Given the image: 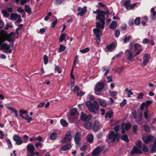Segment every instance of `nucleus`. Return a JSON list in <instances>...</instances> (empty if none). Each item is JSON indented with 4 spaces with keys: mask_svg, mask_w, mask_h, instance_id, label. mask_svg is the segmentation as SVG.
<instances>
[{
    "mask_svg": "<svg viewBox=\"0 0 156 156\" xmlns=\"http://www.w3.org/2000/svg\"><path fill=\"white\" fill-rule=\"evenodd\" d=\"M93 13L97 14L96 16L95 22L96 28L93 29V31L95 35L97 43L99 44L101 42L100 36L102 34L101 29H103L105 25V15L108 17L110 14L108 10L106 11L97 9L95 11H93Z\"/></svg>",
    "mask_w": 156,
    "mask_h": 156,
    "instance_id": "f257e3e1",
    "label": "nucleus"
},
{
    "mask_svg": "<svg viewBox=\"0 0 156 156\" xmlns=\"http://www.w3.org/2000/svg\"><path fill=\"white\" fill-rule=\"evenodd\" d=\"M86 105L90 112L95 114L98 113L99 105L96 101H94L93 103L90 101H87L86 103Z\"/></svg>",
    "mask_w": 156,
    "mask_h": 156,
    "instance_id": "f03ea898",
    "label": "nucleus"
},
{
    "mask_svg": "<svg viewBox=\"0 0 156 156\" xmlns=\"http://www.w3.org/2000/svg\"><path fill=\"white\" fill-rule=\"evenodd\" d=\"M119 136L118 133H115L112 131L108 134V138L109 140H112V142L113 143L115 142Z\"/></svg>",
    "mask_w": 156,
    "mask_h": 156,
    "instance_id": "7ed1b4c3",
    "label": "nucleus"
},
{
    "mask_svg": "<svg viewBox=\"0 0 156 156\" xmlns=\"http://www.w3.org/2000/svg\"><path fill=\"white\" fill-rule=\"evenodd\" d=\"M10 48V46L9 45L6 43H4L0 46V50H5L4 52L5 53H11L12 52V50Z\"/></svg>",
    "mask_w": 156,
    "mask_h": 156,
    "instance_id": "20e7f679",
    "label": "nucleus"
},
{
    "mask_svg": "<svg viewBox=\"0 0 156 156\" xmlns=\"http://www.w3.org/2000/svg\"><path fill=\"white\" fill-rule=\"evenodd\" d=\"M92 118V116L91 115H87L83 112H81L80 119L83 121L87 122L90 120Z\"/></svg>",
    "mask_w": 156,
    "mask_h": 156,
    "instance_id": "39448f33",
    "label": "nucleus"
},
{
    "mask_svg": "<svg viewBox=\"0 0 156 156\" xmlns=\"http://www.w3.org/2000/svg\"><path fill=\"white\" fill-rule=\"evenodd\" d=\"M105 87L104 84L102 82H98L94 88L95 91L100 92Z\"/></svg>",
    "mask_w": 156,
    "mask_h": 156,
    "instance_id": "423d86ee",
    "label": "nucleus"
},
{
    "mask_svg": "<svg viewBox=\"0 0 156 156\" xmlns=\"http://www.w3.org/2000/svg\"><path fill=\"white\" fill-rule=\"evenodd\" d=\"M154 139V137L152 135H149L147 136H142L143 141L146 144H147L148 143L152 141Z\"/></svg>",
    "mask_w": 156,
    "mask_h": 156,
    "instance_id": "0eeeda50",
    "label": "nucleus"
},
{
    "mask_svg": "<svg viewBox=\"0 0 156 156\" xmlns=\"http://www.w3.org/2000/svg\"><path fill=\"white\" fill-rule=\"evenodd\" d=\"M134 48L135 50L137 51L135 54V56L138 55L143 51L141 45L138 43H135L134 44Z\"/></svg>",
    "mask_w": 156,
    "mask_h": 156,
    "instance_id": "6e6552de",
    "label": "nucleus"
},
{
    "mask_svg": "<svg viewBox=\"0 0 156 156\" xmlns=\"http://www.w3.org/2000/svg\"><path fill=\"white\" fill-rule=\"evenodd\" d=\"M70 114L69 119H72L73 121H74L75 119V117H73L77 113V109L76 108H73L70 110Z\"/></svg>",
    "mask_w": 156,
    "mask_h": 156,
    "instance_id": "1a4fd4ad",
    "label": "nucleus"
},
{
    "mask_svg": "<svg viewBox=\"0 0 156 156\" xmlns=\"http://www.w3.org/2000/svg\"><path fill=\"white\" fill-rule=\"evenodd\" d=\"M13 140L16 142V144L18 145L21 144L23 143L20 137L17 135H15L14 136Z\"/></svg>",
    "mask_w": 156,
    "mask_h": 156,
    "instance_id": "9d476101",
    "label": "nucleus"
},
{
    "mask_svg": "<svg viewBox=\"0 0 156 156\" xmlns=\"http://www.w3.org/2000/svg\"><path fill=\"white\" fill-rule=\"evenodd\" d=\"M142 153V151L141 150L138 148L136 146H134L132 149L130 154L132 155H133L136 154H141Z\"/></svg>",
    "mask_w": 156,
    "mask_h": 156,
    "instance_id": "9b49d317",
    "label": "nucleus"
},
{
    "mask_svg": "<svg viewBox=\"0 0 156 156\" xmlns=\"http://www.w3.org/2000/svg\"><path fill=\"white\" fill-rule=\"evenodd\" d=\"M100 128V124L97 121H95L93 124L92 130L94 132H97L99 131Z\"/></svg>",
    "mask_w": 156,
    "mask_h": 156,
    "instance_id": "f8f14e48",
    "label": "nucleus"
},
{
    "mask_svg": "<svg viewBox=\"0 0 156 156\" xmlns=\"http://www.w3.org/2000/svg\"><path fill=\"white\" fill-rule=\"evenodd\" d=\"M78 12V14L81 16L84 15L87 12V7L84 6L83 8L78 7L77 10Z\"/></svg>",
    "mask_w": 156,
    "mask_h": 156,
    "instance_id": "ddd939ff",
    "label": "nucleus"
},
{
    "mask_svg": "<svg viewBox=\"0 0 156 156\" xmlns=\"http://www.w3.org/2000/svg\"><path fill=\"white\" fill-rule=\"evenodd\" d=\"M14 36V35L13 33H10L6 36V40L10 42H13L15 41L13 37Z\"/></svg>",
    "mask_w": 156,
    "mask_h": 156,
    "instance_id": "4468645a",
    "label": "nucleus"
},
{
    "mask_svg": "<svg viewBox=\"0 0 156 156\" xmlns=\"http://www.w3.org/2000/svg\"><path fill=\"white\" fill-rule=\"evenodd\" d=\"M81 134L79 132H77L75 134V136L74 137V141L76 144L78 145L81 140Z\"/></svg>",
    "mask_w": 156,
    "mask_h": 156,
    "instance_id": "2eb2a0df",
    "label": "nucleus"
},
{
    "mask_svg": "<svg viewBox=\"0 0 156 156\" xmlns=\"http://www.w3.org/2000/svg\"><path fill=\"white\" fill-rule=\"evenodd\" d=\"M149 57L150 55L146 53L144 55L143 58V65L144 66H146L147 63L148 62L149 59Z\"/></svg>",
    "mask_w": 156,
    "mask_h": 156,
    "instance_id": "dca6fc26",
    "label": "nucleus"
},
{
    "mask_svg": "<svg viewBox=\"0 0 156 156\" xmlns=\"http://www.w3.org/2000/svg\"><path fill=\"white\" fill-rule=\"evenodd\" d=\"M84 127L89 130H92L93 124L91 122H87L85 124Z\"/></svg>",
    "mask_w": 156,
    "mask_h": 156,
    "instance_id": "f3484780",
    "label": "nucleus"
},
{
    "mask_svg": "<svg viewBox=\"0 0 156 156\" xmlns=\"http://www.w3.org/2000/svg\"><path fill=\"white\" fill-rule=\"evenodd\" d=\"M101 152V149L99 147H96L91 153L92 156H97Z\"/></svg>",
    "mask_w": 156,
    "mask_h": 156,
    "instance_id": "a211bd4d",
    "label": "nucleus"
},
{
    "mask_svg": "<svg viewBox=\"0 0 156 156\" xmlns=\"http://www.w3.org/2000/svg\"><path fill=\"white\" fill-rule=\"evenodd\" d=\"M87 141L90 144L93 143L94 140V136L93 134L88 135L86 136Z\"/></svg>",
    "mask_w": 156,
    "mask_h": 156,
    "instance_id": "6ab92c4d",
    "label": "nucleus"
},
{
    "mask_svg": "<svg viewBox=\"0 0 156 156\" xmlns=\"http://www.w3.org/2000/svg\"><path fill=\"white\" fill-rule=\"evenodd\" d=\"M115 47V44L114 42L111 43L110 44L107 45L106 48L109 51H112Z\"/></svg>",
    "mask_w": 156,
    "mask_h": 156,
    "instance_id": "aec40b11",
    "label": "nucleus"
},
{
    "mask_svg": "<svg viewBox=\"0 0 156 156\" xmlns=\"http://www.w3.org/2000/svg\"><path fill=\"white\" fill-rule=\"evenodd\" d=\"M126 52L128 54L127 55V59L129 61H131L133 57V53L129 50H126Z\"/></svg>",
    "mask_w": 156,
    "mask_h": 156,
    "instance_id": "412c9836",
    "label": "nucleus"
},
{
    "mask_svg": "<svg viewBox=\"0 0 156 156\" xmlns=\"http://www.w3.org/2000/svg\"><path fill=\"white\" fill-rule=\"evenodd\" d=\"M27 150L29 152H34L35 147L32 144H30L27 146Z\"/></svg>",
    "mask_w": 156,
    "mask_h": 156,
    "instance_id": "4be33fe9",
    "label": "nucleus"
},
{
    "mask_svg": "<svg viewBox=\"0 0 156 156\" xmlns=\"http://www.w3.org/2000/svg\"><path fill=\"white\" fill-rule=\"evenodd\" d=\"M7 108L11 111V113H14L15 116L17 118L18 116V113L17 111L15 108L10 107H7Z\"/></svg>",
    "mask_w": 156,
    "mask_h": 156,
    "instance_id": "5701e85b",
    "label": "nucleus"
},
{
    "mask_svg": "<svg viewBox=\"0 0 156 156\" xmlns=\"http://www.w3.org/2000/svg\"><path fill=\"white\" fill-rule=\"evenodd\" d=\"M71 147V146L70 144H67L62 147L61 148L62 151H65L70 149Z\"/></svg>",
    "mask_w": 156,
    "mask_h": 156,
    "instance_id": "b1692460",
    "label": "nucleus"
},
{
    "mask_svg": "<svg viewBox=\"0 0 156 156\" xmlns=\"http://www.w3.org/2000/svg\"><path fill=\"white\" fill-rule=\"evenodd\" d=\"M130 4V1L128 0L124 2L123 3L124 6L127 9H129Z\"/></svg>",
    "mask_w": 156,
    "mask_h": 156,
    "instance_id": "393cba45",
    "label": "nucleus"
},
{
    "mask_svg": "<svg viewBox=\"0 0 156 156\" xmlns=\"http://www.w3.org/2000/svg\"><path fill=\"white\" fill-rule=\"evenodd\" d=\"M100 105L103 107H105L106 106V104L105 100L101 99L98 101Z\"/></svg>",
    "mask_w": 156,
    "mask_h": 156,
    "instance_id": "a878e982",
    "label": "nucleus"
},
{
    "mask_svg": "<svg viewBox=\"0 0 156 156\" xmlns=\"http://www.w3.org/2000/svg\"><path fill=\"white\" fill-rule=\"evenodd\" d=\"M57 137V134L56 133H51L50 139L51 140H55Z\"/></svg>",
    "mask_w": 156,
    "mask_h": 156,
    "instance_id": "bb28decb",
    "label": "nucleus"
},
{
    "mask_svg": "<svg viewBox=\"0 0 156 156\" xmlns=\"http://www.w3.org/2000/svg\"><path fill=\"white\" fill-rule=\"evenodd\" d=\"M145 132L147 133H150V128L149 126L147 124H145L143 126Z\"/></svg>",
    "mask_w": 156,
    "mask_h": 156,
    "instance_id": "cd10ccee",
    "label": "nucleus"
},
{
    "mask_svg": "<svg viewBox=\"0 0 156 156\" xmlns=\"http://www.w3.org/2000/svg\"><path fill=\"white\" fill-rule=\"evenodd\" d=\"M120 139L126 142H129V140L127 135L126 134H122L120 137Z\"/></svg>",
    "mask_w": 156,
    "mask_h": 156,
    "instance_id": "c85d7f7f",
    "label": "nucleus"
},
{
    "mask_svg": "<svg viewBox=\"0 0 156 156\" xmlns=\"http://www.w3.org/2000/svg\"><path fill=\"white\" fill-rule=\"evenodd\" d=\"M117 26V23L115 21H113L109 26V27L112 29H115Z\"/></svg>",
    "mask_w": 156,
    "mask_h": 156,
    "instance_id": "c756f323",
    "label": "nucleus"
},
{
    "mask_svg": "<svg viewBox=\"0 0 156 156\" xmlns=\"http://www.w3.org/2000/svg\"><path fill=\"white\" fill-rule=\"evenodd\" d=\"M113 112L111 111H108L106 112L105 114V118L106 119L108 117L109 118H111L113 114Z\"/></svg>",
    "mask_w": 156,
    "mask_h": 156,
    "instance_id": "7c9ffc66",
    "label": "nucleus"
},
{
    "mask_svg": "<svg viewBox=\"0 0 156 156\" xmlns=\"http://www.w3.org/2000/svg\"><path fill=\"white\" fill-rule=\"evenodd\" d=\"M18 17V14L17 13H12L10 15V19L13 21H14Z\"/></svg>",
    "mask_w": 156,
    "mask_h": 156,
    "instance_id": "2f4dec72",
    "label": "nucleus"
},
{
    "mask_svg": "<svg viewBox=\"0 0 156 156\" xmlns=\"http://www.w3.org/2000/svg\"><path fill=\"white\" fill-rule=\"evenodd\" d=\"M60 123L62 126L65 127H67L68 125V123L66 121L63 119H62L60 120Z\"/></svg>",
    "mask_w": 156,
    "mask_h": 156,
    "instance_id": "473e14b6",
    "label": "nucleus"
},
{
    "mask_svg": "<svg viewBox=\"0 0 156 156\" xmlns=\"http://www.w3.org/2000/svg\"><path fill=\"white\" fill-rule=\"evenodd\" d=\"M6 142L8 145V147L9 149H12V145L11 140L9 139H7L6 140Z\"/></svg>",
    "mask_w": 156,
    "mask_h": 156,
    "instance_id": "72a5a7b5",
    "label": "nucleus"
},
{
    "mask_svg": "<svg viewBox=\"0 0 156 156\" xmlns=\"http://www.w3.org/2000/svg\"><path fill=\"white\" fill-rule=\"evenodd\" d=\"M66 49V47L62 44H60L58 52H61L64 51Z\"/></svg>",
    "mask_w": 156,
    "mask_h": 156,
    "instance_id": "f704fd0d",
    "label": "nucleus"
},
{
    "mask_svg": "<svg viewBox=\"0 0 156 156\" xmlns=\"http://www.w3.org/2000/svg\"><path fill=\"white\" fill-rule=\"evenodd\" d=\"M66 34L65 33H62L61 34L59 38V41L60 42H62L65 39Z\"/></svg>",
    "mask_w": 156,
    "mask_h": 156,
    "instance_id": "c9c22d12",
    "label": "nucleus"
},
{
    "mask_svg": "<svg viewBox=\"0 0 156 156\" xmlns=\"http://www.w3.org/2000/svg\"><path fill=\"white\" fill-rule=\"evenodd\" d=\"M148 112L147 108L146 110L144 112V115L145 119L147 120H149L150 118L148 116Z\"/></svg>",
    "mask_w": 156,
    "mask_h": 156,
    "instance_id": "e433bc0d",
    "label": "nucleus"
},
{
    "mask_svg": "<svg viewBox=\"0 0 156 156\" xmlns=\"http://www.w3.org/2000/svg\"><path fill=\"white\" fill-rule=\"evenodd\" d=\"M140 18L137 17L135 19L134 21V24L137 26L139 25L140 24Z\"/></svg>",
    "mask_w": 156,
    "mask_h": 156,
    "instance_id": "4c0bfd02",
    "label": "nucleus"
},
{
    "mask_svg": "<svg viewBox=\"0 0 156 156\" xmlns=\"http://www.w3.org/2000/svg\"><path fill=\"white\" fill-rule=\"evenodd\" d=\"M25 7V10L26 12L29 14V15H30V13L31 12V10L29 6H27V5H26Z\"/></svg>",
    "mask_w": 156,
    "mask_h": 156,
    "instance_id": "58836bf2",
    "label": "nucleus"
},
{
    "mask_svg": "<svg viewBox=\"0 0 156 156\" xmlns=\"http://www.w3.org/2000/svg\"><path fill=\"white\" fill-rule=\"evenodd\" d=\"M65 137L68 138V140H70L72 139V135L71 133L69 132H67L66 133Z\"/></svg>",
    "mask_w": 156,
    "mask_h": 156,
    "instance_id": "ea45409f",
    "label": "nucleus"
},
{
    "mask_svg": "<svg viewBox=\"0 0 156 156\" xmlns=\"http://www.w3.org/2000/svg\"><path fill=\"white\" fill-rule=\"evenodd\" d=\"M133 132L135 134H137L138 129V126L136 125H134L133 127Z\"/></svg>",
    "mask_w": 156,
    "mask_h": 156,
    "instance_id": "a19ab883",
    "label": "nucleus"
},
{
    "mask_svg": "<svg viewBox=\"0 0 156 156\" xmlns=\"http://www.w3.org/2000/svg\"><path fill=\"white\" fill-rule=\"evenodd\" d=\"M131 126V124L130 123H126L125 124V128L126 130H128Z\"/></svg>",
    "mask_w": 156,
    "mask_h": 156,
    "instance_id": "79ce46f5",
    "label": "nucleus"
},
{
    "mask_svg": "<svg viewBox=\"0 0 156 156\" xmlns=\"http://www.w3.org/2000/svg\"><path fill=\"white\" fill-rule=\"evenodd\" d=\"M2 13L4 16L5 17H8L9 14V13H8L7 11L5 10H2Z\"/></svg>",
    "mask_w": 156,
    "mask_h": 156,
    "instance_id": "37998d69",
    "label": "nucleus"
},
{
    "mask_svg": "<svg viewBox=\"0 0 156 156\" xmlns=\"http://www.w3.org/2000/svg\"><path fill=\"white\" fill-rule=\"evenodd\" d=\"M90 48L89 47H87L84 49L80 50V51L82 53H86L89 51Z\"/></svg>",
    "mask_w": 156,
    "mask_h": 156,
    "instance_id": "c03bdc74",
    "label": "nucleus"
},
{
    "mask_svg": "<svg viewBox=\"0 0 156 156\" xmlns=\"http://www.w3.org/2000/svg\"><path fill=\"white\" fill-rule=\"evenodd\" d=\"M136 147L139 148H141L142 147V143L141 141H138V142L136 144Z\"/></svg>",
    "mask_w": 156,
    "mask_h": 156,
    "instance_id": "a18cd8bd",
    "label": "nucleus"
},
{
    "mask_svg": "<svg viewBox=\"0 0 156 156\" xmlns=\"http://www.w3.org/2000/svg\"><path fill=\"white\" fill-rule=\"evenodd\" d=\"M70 140H68V138L66 137L62 138L61 139V142L63 144H64L66 143H68L69 142Z\"/></svg>",
    "mask_w": 156,
    "mask_h": 156,
    "instance_id": "49530a36",
    "label": "nucleus"
},
{
    "mask_svg": "<svg viewBox=\"0 0 156 156\" xmlns=\"http://www.w3.org/2000/svg\"><path fill=\"white\" fill-rule=\"evenodd\" d=\"M44 63L45 65L47 64L48 61V59L47 56L46 55H45L44 56Z\"/></svg>",
    "mask_w": 156,
    "mask_h": 156,
    "instance_id": "de8ad7c7",
    "label": "nucleus"
},
{
    "mask_svg": "<svg viewBox=\"0 0 156 156\" xmlns=\"http://www.w3.org/2000/svg\"><path fill=\"white\" fill-rule=\"evenodd\" d=\"M142 149L143 151L146 152H147L149 151L148 148L145 144L143 145Z\"/></svg>",
    "mask_w": 156,
    "mask_h": 156,
    "instance_id": "09e8293b",
    "label": "nucleus"
},
{
    "mask_svg": "<svg viewBox=\"0 0 156 156\" xmlns=\"http://www.w3.org/2000/svg\"><path fill=\"white\" fill-rule=\"evenodd\" d=\"M131 38V37L130 36H126L124 39V42L125 43H126L127 41H129Z\"/></svg>",
    "mask_w": 156,
    "mask_h": 156,
    "instance_id": "8fccbe9b",
    "label": "nucleus"
},
{
    "mask_svg": "<svg viewBox=\"0 0 156 156\" xmlns=\"http://www.w3.org/2000/svg\"><path fill=\"white\" fill-rule=\"evenodd\" d=\"M120 34V30L119 29H117L115 30V37H118Z\"/></svg>",
    "mask_w": 156,
    "mask_h": 156,
    "instance_id": "3c124183",
    "label": "nucleus"
},
{
    "mask_svg": "<svg viewBox=\"0 0 156 156\" xmlns=\"http://www.w3.org/2000/svg\"><path fill=\"white\" fill-rule=\"evenodd\" d=\"M151 146V148L150 150L151 153H154L155 151H156V147L154 146Z\"/></svg>",
    "mask_w": 156,
    "mask_h": 156,
    "instance_id": "603ef678",
    "label": "nucleus"
},
{
    "mask_svg": "<svg viewBox=\"0 0 156 156\" xmlns=\"http://www.w3.org/2000/svg\"><path fill=\"white\" fill-rule=\"evenodd\" d=\"M119 125H117L115 126L113 129L114 132L115 133H118V131H119Z\"/></svg>",
    "mask_w": 156,
    "mask_h": 156,
    "instance_id": "864d4df0",
    "label": "nucleus"
},
{
    "mask_svg": "<svg viewBox=\"0 0 156 156\" xmlns=\"http://www.w3.org/2000/svg\"><path fill=\"white\" fill-rule=\"evenodd\" d=\"M78 57L76 56L74 58V61H73V68H74L75 66L76 63L77 61L78 60Z\"/></svg>",
    "mask_w": 156,
    "mask_h": 156,
    "instance_id": "5fc2aeb1",
    "label": "nucleus"
},
{
    "mask_svg": "<svg viewBox=\"0 0 156 156\" xmlns=\"http://www.w3.org/2000/svg\"><path fill=\"white\" fill-rule=\"evenodd\" d=\"M127 103V101L126 99H124L123 101L120 103V105L121 107H123L126 105Z\"/></svg>",
    "mask_w": 156,
    "mask_h": 156,
    "instance_id": "6e6d98bb",
    "label": "nucleus"
},
{
    "mask_svg": "<svg viewBox=\"0 0 156 156\" xmlns=\"http://www.w3.org/2000/svg\"><path fill=\"white\" fill-rule=\"evenodd\" d=\"M60 68L58 66H57L55 65V71H57L59 73H60L62 72V71L60 70Z\"/></svg>",
    "mask_w": 156,
    "mask_h": 156,
    "instance_id": "4d7b16f0",
    "label": "nucleus"
},
{
    "mask_svg": "<svg viewBox=\"0 0 156 156\" xmlns=\"http://www.w3.org/2000/svg\"><path fill=\"white\" fill-rule=\"evenodd\" d=\"M77 94L78 96L81 97L84 95L85 93L82 91H80V92H77Z\"/></svg>",
    "mask_w": 156,
    "mask_h": 156,
    "instance_id": "13d9d810",
    "label": "nucleus"
},
{
    "mask_svg": "<svg viewBox=\"0 0 156 156\" xmlns=\"http://www.w3.org/2000/svg\"><path fill=\"white\" fill-rule=\"evenodd\" d=\"M150 42V40L147 38H144L142 41V43L144 44H146Z\"/></svg>",
    "mask_w": 156,
    "mask_h": 156,
    "instance_id": "bf43d9fd",
    "label": "nucleus"
},
{
    "mask_svg": "<svg viewBox=\"0 0 156 156\" xmlns=\"http://www.w3.org/2000/svg\"><path fill=\"white\" fill-rule=\"evenodd\" d=\"M137 98L138 99H142L143 98V97L144 96V94L142 93H140L137 94Z\"/></svg>",
    "mask_w": 156,
    "mask_h": 156,
    "instance_id": "052dcab7",
    "label": "nucleus"
},
{
    "mask_svg": "<svg viewBox=\"0 0 156 156\" xmlns=\"http://www.w3.org/2000/svg\"><path fill=\"white\" fill-rule=\"evenodd\" d=\"M57 20H56L53 22H52L51 23V27L53 28L55 27V25L57 23Z\"/></svg>",
    "mask_w": 156,
    "mask_h": 156,
    "instance_id": "680f3d73",
    "label": "nucleus"
},
{
    "mask_svg": "<svg viewBox=\"0 0 156 156\" xmlns=\"http://www.w3.org/2000/svg\"><path fill=\"white\" fill-rule=\"evenodd\" d=\"M145 103L146 106L147 107L152 103V101L151 100H147L146 101Z\"/></svg>",
    "mask_w": 156,
    "mask_h": 156,
    "instance_id": "e2e57ef3",
    "label": "nucleus"
},
{
    "mask_svg": "<svg viewBox=\"0 0 156 156\" xmlns=\"http://www.w3.org/2000/svg\"><path fill=\"white\" fill-rule=\"evenodd\" d=\"M145 106H146L145 103H143L141 104L140 106V108L141 110V112H142Z\"/></svg>",
    "mask_w": 156,
    "mask_h": 156,
    "instance_id": "0e129e2a",
    "label": "nucleus"
},
{
    "mask_svg": "<svg viewBox=\"0 0 156 156\" xmlns=\"http://www.w3.org/2000/svg\"><path fill=\"white\" fill-rule=\"evenodd\" d=\"M64 0H55V3L57 5H60L64 2Z\"/></svg>",
    "mask_w": 156,
    "mask_h": 156,
    "instance_id": "69168bd1",
    "label": "nucleus"
},
{
    "mask_svg": "<svg viewBox=\"0 0 156 156\" xmlns=\"http://www.w3.org/2000/svg\"><path fill=\"white\" fill-rule=\"evenodd\" d=\"M17 11L19 12L23 13L24 14H25L24 10L22 9L21 7H20L18 8L17 9Z\"/></svg>",
    "mask_w": 156,
    "mask_h": 156,
    "instance_id": "338daca9",
    "label": "nucleus"
},
{
    "mask_svg": "<svg viewBox=\"0 0 156 156\" xmlns=\"http://www.w3.org/2000/svg\"><path fill=\"white\" fill-rule=\"evenodd\" d=\"M143 114L142 113V112H141L140 114L138 115V119L139 120V121H140L141 120L142 118L143 117Z\"/></svg>",
    "mask_w": 156,
    "mask_h": 156,
    "instance_id": "774afa93",
    "label": "nucleus"
}]
</instances>
